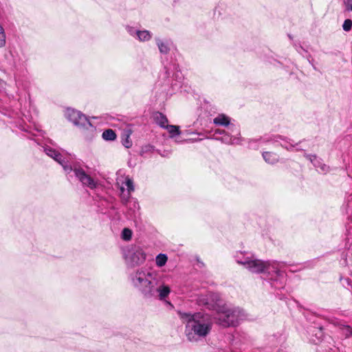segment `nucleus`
<instances>
[{
  "label": "nucleus",
  "mask_w": 352,
  "mask_h": 352,
  "mask_svg": "<svg viewBox=\"0 0 352 352\" xmlns=\"http://www.w3.org/2000/svg\"><path fill=\"white\" fill-rule=\"evenodd\" d=\"M155 41L160 53L167 54L170 51L168 43L163 41L160 38H156Z\"/></svg>",
  "instance_id": "nucleus-16"
},
{
  "label": "nucleus",
  "mask_w": 352,
  "mask_h": 352,
  "mask_svg": "<svg viewBox=\"0 0 352 352\" xmlns=\"http://www.w3.org/2000/svg\"><path fill=\"white\" fill-rule=\"evenodd\" d=\"M132 237V232L129 228H124L122 232V238L124 241H129Z\"/></svg>",
  "instance_id": "nucleus-21"
},
{
  "label": "nucleus",
  "mask_w": 352,
  "mask_h": 352,
  "mask_svg": "<svg viewBox=\"0 0 352 352\" xmlns=\"http://www.w3.org/2000/svg\"><path fill=\"white\" fill-rule=\"evenodd\" d=\"M262 156L265 162L270 164H274L279 160V156L276 153L272 152H263L262 153Z\"/></svg>",
  "instance_id": "nucleus-14"
},
{
  "label": "nucleus",
  "mask_w": 352,
  "mask_h": 352,
  "mask_svg": "<svg viewBox=\"0 0 352 352\" xmlns=\"http://www.w3.org/2000/svg\"><path fill=\"white\" fill-rule=\"evenodd\" d=\"M153 287L155 291L152 294V297L155 296L156 294H158L160 300L165 299L170 292V287L164 283H161L157 278L155 280V284H153Z\"/></svg>",
  "instance_id": "nucleus-10"
},
{
  "label": "nucleus",
  "mask_w": 352,
  "mask_h": 352,
  "mask_svg": "<svg viewBox=\"0 0 352 352\" xmlns=\"http://www.w3.org/2000/svg\"><path fill=\"white\" fill-rule=\"evenodd\" d=\"M213 308L217 311L219 324L223 327L235 326L245 318L243 311L239 307L217 302Z\"/></svg>",
  "instance_id": "nucleus-5"
},
{
  "label": "nucleus",
  "mask_w": 352,
  "mask_h": 352,
  "mask_svg": "<svg viewBox=\"0 0 352 352\" xmlns=\"http://www.w3.org/2000/svg\"><path fill=\"white\" fill-rule=\"evenodd\" d=\"M133 206H134L135 208H139V204H138V201H134Z\"/></svg>",
  "instance_id": "nucleus-29"
},
{
  "label": "nucleus",
  "mask_w": 352,
  "mask_h": 352,
  "mask_svg": "<svg viewBox=\"0 0 352 352\" xmlns=\"http://www.w3.org/2000/svg\"><path fill=\"white\" fill-rule=\"evenodd\" d=\"M6 43V36L3 28L0 25V47H3Z\"/></svg>",
  "instance_id": "nucleus-24"
},
{
  "label": "nucleus",
  "mask_w": 352,
  "mask_h": 352,
  "mask_svg": "<svg viewBox=\"0 0 352 352\" xmlns=\"http://www.w3.org/2000/svg\"><path fill=\"white\" fill-rule=\"evenodd\" d=\"M345 6V10L352 12V0H343Z\"/></svg>",
  "instance_id": "nucleus-25"
},
{
  "label": "nucleus",
  "mask_w": 352,
  "mask_h": 352,
  "mask_svg": "<svg viewBox=\"0 0 352 352\" xmlns=\"http://www.w3.org/2000/svg\"><path fill=\"white\" fill-rule=\"evenodd\" d=\"M177 314L184 324V336L190 342H198L205 339L211 332L213 321L206 313L178 311Z\"/></svg>",
  "instance_id": "nucleus-1"
},
{
  "label": "nucleus",
  "mask_w": 352,
  "mask_h": 352,
  "mask_svg": "<svg viewBox=\"0 0 352 352\" xmlns=\"http://www.w3.org/2000/svg\"><path fill=\"white\" fill-rule=\"evenodd\" d=\"M305 157L309 160L315 167L320 168L322 173H326L329 170V167L326 164H322L321 160L318 159L316 155L305 154Z\"/></svg>",
  "instance_id": "nucleus-12"
},
{
  "label": "nucleus",
  "mask_w": 352,
  "mask_h": 352,
  "mask_svg": "<svg viewBox=\"0 0 352 352\" xmlns=\"http://www.w3.org/2000/svg\"><path fill=\"white\" fill-rule=\"evenodd\" d=\"M125 184L127 187V191H128L127 195H126L124 194V188L123 186H121L120 190L122 194V201L124 202V204H126L129 199L130 198L131 193L133 191H134V186H133V182L132 179H131L129 177H126Z\"/></svg>",
  "instance_id": "nucleus-11"
},
{
  "label": "nucleus",
  "mask_w": 352,
  "mask_h": 352,
  "mask_svg": "<svg viewBox=\"0 0 352 352\" xmlns=\"http://www.w3.org/2000/svg\"><path fill=\"white\" fill-rule=\"evenodd\" d=\"M226 133L227 132H226L225 130H222V129H217V130L215 131V133L223 135H224L225 133Z\"/></svg>",
  "instance_id": "nucleus-28"
},
{
  "label": "nucleus",
  "mask_w": 352,
  "mask_h": 352,
  "mask_svg": "<svg viewBox=\"0 0 352 352\" xmlns=\"http://www.w3.org/2000/svg\"><path fill=\"white\" fill-rule=\"evenodd\" d=\"M165 129H167L168 133L170 134V137L172 138L181 133L179 127L178 126L168 124Z\"/></svg>",
  "instance_id": "nucleus-19"
},
{
  "label": "nucleus",
  "mask_w": 352,
  "mask_h": 352,
  "mask_svg": "<svg viewBox=\"0 0 352 352\" xmlns=\"http://www.w3.org/2000/svg\"><path fill=\"white\" fill-rule=\"evenodd\" d=\"M278 139L282 140L283 142H280V146L287 150L290 151L292 148L295 146V145L292 142H287L285 139H282L280 137H263L260 138H252L248 140V146L251 148L256 149L258 147V144H266L269 142H278Z\"/></svg>",
  "instance_id": "nucleus-8"
},
{
  "label": "nucleus",
  "mask_w": 352,
  "mask_h": 352,
  "mask_svg": "<svg viewBox=\"0 0 352 352\" xmlns=\"http://www.w3.org/2000/svg\"><path fill=\"white\" fill-rule=\"evenodd\" d=\"M102 138L105 140L112 141L116 140V134L112 129H107L102 133Z\"/></svg>",
  "instance_id": "nucleus-18"
},
{
  "label": "nucleus",
  "mask_w": 352,
  "mask_h": 352,
  "mask_svg": "<svg viewBox=\"0 0 352 352\" xmlns=\"http://www.w3.org/2000/svg\"><path fill=\"white\" fill-rule=\"evenodd\" d=\"M153 118L155 122L162 128L165 129L168 125V119L165 115L160 112H156L153 115Z\"/></svg>",
  "instance_id": "nucleus-15"
},
{
  "label": "nucleus",
  "mask_w": 352,
  "mask_h": 352,
  "mask_svg": "<svg viewBox=\"0 0 352 352\" xmlns=\"http://www.w3.org/2000/svg\"><path fill=\"white\" fill-rule=\"evenodd\" d=\"M126 30H127V32L129 33L130 35H131L132 36H134V37L136 38L137 32H138V30H135L133 27H129V26H128L126 28Z\"/></svg>",
  "instance_id": "nucleus-26"
},
{
  "label": "nucleus",
  "mask_w": 352,
  "mask_h": 352,
  "mask_svg": "<svg viewBox=\"0 0 352 352\" xmlns=\"http://www.w3.org/2000/svg\"><path fill=\"white\" fill-rule=\"evenodd\" d=\"M341 329L342 331V333L345 336L346 338L352 336V327L350 326L342 325Z\"/></svg>",
  "instance_id": "nucleus-22"
},
{
  "label": "nucleus",
  "mask_w": 352,
  "mask_h": 352,
  "mask_svg": "<svg viewBox=\"0 0 352 352\" xmlns=\"http://www.w3.org/2000/svg\"><path fill=\"white\" fill-rule=\"evenodd\" d=\"M230 130L232 133H234V135H230L228 133H226L221 137V141L228 144H239L241 142V133L239 127L234 124H231Z\"/></svg>",
  "instance_id": "nucleus-9"
},
{
  "label": "nucleus",
  "mask_w": 352,
  "mask_h": 352,
  "mask_svg": "<svg viewBox=\"0 0 352 352\" xmlns=\"http://www.w3.org/2000/svg\"><path fill=\"white\" fill-rule=\"evenodd\" d=\"M152 37V34L148 30H139L137 32V39L141 42L149 41Z\"/></svg>",
  "instance_id": "nucleus-17"
},
{
  "label": "nucleus",
  "mask_w": 352,
  "mask_h": 352,
  "mask_svg": "<svg viewBox=\"0 0 352 352\" xmlns=\"http://www.w3.org/2000/svg\"><path fill=\"white\" fill-rule=\"evenodd\" d=\"M123 145L126 148H130L132 146V142L129 140V135H127L126 139L123 141Z\"/></svg>",
  "instance_id": "nucleus-27"
},
{
  "label": "nucleus",
  "mask_w": 352,
  "mask_h": 352,
  "mask_svg": "<svg viewBox=\"0 0 352 352\" xmlns=\"http://www.w3.org/2000/svg\"><path fill=\"white\" fill-rule=\"evenodd\" d=\"M65 118L72 122L75 126L82 130L93 131L95 127L90 122L89 119L80 111L72 108H67L65 111Z\"/></svg>",
  "instance_id": "nucleus-7"
},
{
  "label": "nucleus",
  "mask_w": 352,
  "mask_h": 352,
  "mask_svg": "<svg viewBox=\"0 0 352 352\" xmlns=\"http://www.w3.org/2000/svg\"><path fill=\"white\" fill-rule=\"evenodd\" d=\"M213 123L217 126H229L230 127V118L225 114H219L213 119Z\"/></svg>",
  "instance_id": "nucleus-13"
},
{
  "label": "nucleus",
  "mask_w": 352,
  "mask_h": 352,
  "mask_svg": "<svg viewBox=\"0 0 352 352\" xmlns=\"http://www.w3.org/2000/svg\"><path fill=\"white\" fill-rule=\"evenodd\" d=\"M156 278L155 274L146 272L144 268L138 269L129 275L131 285L146 298L152 297L155 291L153 284H155Z\"/></svg>",
  "instance_id": "nucleus-4"
},
{
  "label": "nucleus",
  "mask_w": 352,
  "mask_h": 352,
  "mask_svg": "<svg viewBox=\"0 0 352 352\" xmlns=\"http://www.w3.org/2000/svg\"><path fill=\"white\" fill-rule=\"evenodd\" d=\"M236 262L243 265L249 272L254 274H266L269 279L273 280L272 285L276 288L282 287L280 278L283 273L280 271V263L277 261H263L254 255L237 252L234 256Z\"/></svg>",
  "instance_id": "nucleus-2"
},
{
  "label": "nucleus",
  "mask_w": 352,
  "mask_h": 352,
  "mask_svg": "<svg viewBox=\"0 0 352 352\" xmlns=\"http://www.w3.org/2000/svg\"><path fill=\"white\" fill-rule=\"evenodd\" d=\"M168 260V257L164 254H160L156 256L155 262L158 267H162L165 265Z\"/></svg>",
  "instance_id": "nucleus-20"
},
{
  "label": "nucleus",
  "mask_w": 352,
  "mask_h": 352,
  "mask_svg": "<svg viewBox=\"0 0 352 352\" xmlns=\"http://www.w3.org/2000/svg\"><path fill=\"white\" fill-rule=\"evenodd\" d=\"M342 28L346 32L350 31L352 28V21L351 19H346L343 23Z\"/></svg>",
  "instance_id": "nucleus-23"
},
{
  "label": "nucleus",
  "mask_w": 352,
  "mask_h": 352,
  "mask_svg": "<svg viewBox=\"0 0 352 352\" xmlns=\"http://www.w3.org/2000/svg\"><path fill=\"white\" fill-rule=\"evenodd\" d=\"M146 254L138 245H131L124 251V258L126 265L135 267L142 265L146 261Z\"/></svg>",
  "instance_id": "nucleus-6"
},
{
  "label": "nucleus",
  "mask_w": 352,
  "mask_h": 352,
  "mask_svg": "<svg viewBox=\"0 0 352 352\" xmlns=\"http://www.w3.org/2000/svg\"><path fill=\"white\" fill-rule=\"evenodd\" d=\"M43 149L45 154L60 164L66 173H69L73 170L75 176L82 186L89 187L91 189L96 188L97 182L90 175H87L82 168L75 166L72 168L70 165L66 164L62 154L50 146H46L43 147Z\"/></svg>",
  "instance_id": "nucleus-3"
}]
</instances>
